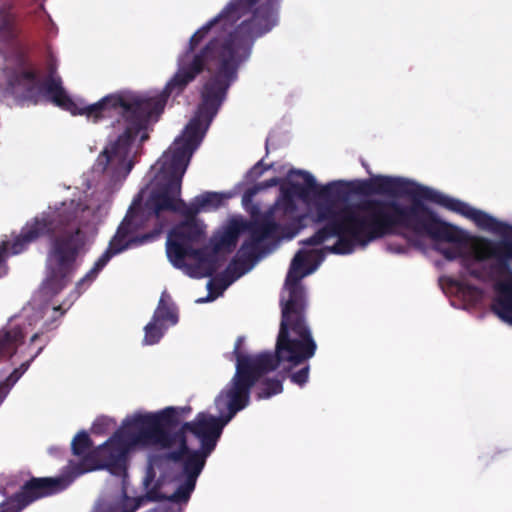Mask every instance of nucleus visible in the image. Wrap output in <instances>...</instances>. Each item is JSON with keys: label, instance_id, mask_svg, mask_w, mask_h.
I'll list each match as a JSON object with an SVG mask.
<instances>
[{"label": "nucleus", "instance_id": "obj_1", "mask_svg": "<svg viewBox=\"0 0 512 512\" xmlns=\"http://www.w3.org/2000/svg\"><path fill=\"white\" fill-rule=\"evenodd\" d=\"M309 222L324 223L292 260L281 294L282 321L275 356H244L242 339L235 345L236 373L215 399L218 417L199 413L185 423L178 433L167 428L190 412L189 407H166L156 412L136 411L127 415L118 429L102 445L90 450L87 433L79 432L72 440L74 459L69 476L32 479L22 492L0 505V512H19L30 502L65 489L75 477L86 472L107 469L125 476L128 455L136 449L156 447L165 455L149 458L144 478L147 498L186 502L195 488L206 458L214 450L224 426L249 402L250 387L260 382L259 398H269L282 391L281 381L267 375H284L315 354L316 344L303 319L304 293L300 281L313 273L327 252L347 254V216H268L250 224L233 218L214 235L210 246L198 250L205 227L194 217L176 226L168 235L166 253L172 265L192 278L209 276L218 263L233 251L239 236L245 241L238 252L250 263L268 244L292 239Z\"/></svg>", "mask_w": 512, "mask_h": 512}, {"label": "nucleus", "instance_id": "obj_2", "mask_svg": "<svg viewBox=\"0 0 512 512\" xmlns=\"http://www.w3.org/2000/svg\"><path fill=\"white\" fill-rule=\"evenodd\" d=\"M240 63H178L176 74L166 84L167 95L180 93L196 76L206 70L210 79L202 92V103L195 116L186 125L169 149L152 166L153 179L132 203L108 249L93 268L77 283V288L89 285L110 258L134 244L151 240L154 234L135 235L147 223H156L163 210H176L181 206L180 187L193 152L200 145L213 117L224 98L226 89L234 79Z\"/></svg>", "mask_w": 512, "mask_h": 512}, {"label": "nucleus", "instance_id": "obj_3", "mask_svg": "<svg viewBox=\"0 0 512 512\" xmlns=\"http://www.w3.org/2000/svg\"><path fill=\"white\" fill-rule=\"evenodd\" d=\"M57 66L56 58L49 55L45 80L33 66H23L15 81L9 83V89L34 102L48 99L71 114L85 116L94 123L117 117L96 168L115 183L122 181L132 169L136 146L148 138V120L163 108V96L120 91L86 105L82 100L72 99L62 88L60 78L55 75Z\"/></svg>", "mask_w": 512, "mask_h": 512}, {"label": "nucleus", "instance_id": "obj_4", "mask_svg": "<svg viewBox=\"0 0 512 512\" xmlns=\"http://www.w3.org/2000/svg\"><path fill=\"white\" fill-rule=\"evenodd\" d=\"M108 199L99 193L85 194L78 200L55 203L28 221L19 236L0 247V276L6 273L5 258L22 252L28 244L45 235H53L47 259V276L40 294L57 295L77 268V257L91 241L108 211Z\"/></svg>", "mask_w": 512, "mask_h": 512}, {"label": "nucleus", "instance_id": "obj_5", "mask_svg": "<svg viewBox=\"0 0 512 512\" xmlns=\"http://www.w3.org/2000/svg\"><path fill=\"white\" fill-rule=\"evenodd\" d=\"M409 197V205H403L395 199L364 200L359 207L362 214L358 216L354 213V248L365 247L372 241L397 235L400 230H408L436 242L453 244L451 247L436 246L435 250L448 261L460 259L470 240L468 234L440 219L422 198Z\"/></svg>", "mask_w": 512, "mask_h": 512}, {"label": "nucleus", "instance_id": "obj_6", "mask_svg": "<svg viewBox=\"0 0 512 512\" xmlns=\"http://www.w3.org/2000/svg\"><path fill=\"white\" fill-rule=\"evenodd\" d=\"M385 195L390 197L418 196L472 220L480 229L503 237H512V226L488 213L451 198L427 186L402 177L376 175L369 179H354V195Z\"/></svg>", "mask_w": 512, "mask_h": 512}, {"label": "nucleus", "instance_id": "obj_7", "mask_svg": "<svg viewBox=\"0 0 512 512\" xmlns=\"http://www.w3.org/2000/svg\"><path fill=\"white\" fill-rule=\"evenodd\" d=\"M472 256L478 262L494 259L488 265V277L495 282L494 288L499 296L492 309L495 312L502 305L507 306L512 298V241L479 238L472 247Z\"/></svg>", "mask_w": 512, "mask_h": 512}, {"label": "nucleus", "instance_id": "obj_8", "mask_svg": "<svg viewBox=\"0 0 512 512\" xmlns=\"http://www.w3.org/2000/svg\"><path fill=\"white\" fill-rule=\"evenodd\" d=\"M178 318L170 296L163 292L154 316L145 328L143 342L146 345L157 343L165 329L177 323Z\"/></svg>", "mask_w": 512, "mask_h": 512}, {"label": "nucleus", "instance_id": "obj_9", "mask_svg": "<svg viewBox=\"0 0 512 512\" xmlns=\"http://www.w3.org/2000/svg\"><path fill=\"white\" fill-rule=\"evenodd\" d=\"M232 196L229 192H205L193 199L187 211L189 214L210 212L223 206Z\"/></svg>", "mask_w": 512, "mask_h": 512}, {"label": "nucleus", "instance_id": "obj_10", "mask_svg": "<svg viewBox=\"0 0 512 512\" xmlns=\"http://www.w3.org/2000/svg\"><path fill=\"white\" fill-rule=\"evenodd\" d=\"M17 35L15 18L9 7H0V42L7 43Z\"/></svg>", "mask_w": 512, "mask_h": 512}, {"label": "nucleus", "instance_id": "obj_11", "mask_svg": "<svg viewBox=\"0 0 512 512\" xmlns=\"http://www.w3.org/2000/svg\"><path fill=\"white\" fill-rule=\"evenodd\" d=\"M246 270H242L241 272L237 273L233 277H223V278H214L211 281L208 282L207 288L209 291V295L206 298H199L196 300L197 303H204L213 301L218 296H220L223 291L237 278H239L242 274H244Z\"/></svg>", "mask_w": 512, "mask_h": 512}, {"label": "nucleus", "instance_id": "obj_12", "mask_svg": "<svg viewBox=\"0 0 512 512\" xmlns=\"http://www.w3.org/2000/svg\"><path fill=\"white\" fill-rule=\"evenodd\" d=\"M21 337L22 332L20 330L0 332V358L10 355Z\"/></svg>", "mask_w": 512, "mask_h": 512}, {"label": "nucleus", "instance_id": "obj_13", "mask_svg": "<svg viewBox=\"0 0 512 512\" xmlns=\"http://www.w3.org/2000/svg\"><path fill=\"white\" fill-rule=\"evenodd\" d=\"M115 425V420L109 416H100L98 417L94 424H93V430L96 433H103L106 430L111 429Z\"/></svg>", "mask_w": 512, "mask_h": 512}, {"label": "nucleus", "instance_id": "obj_14", "mask_svg": "<svg viewBox=\"0 0 512 512\" xmlns=\"http://www.w3.org/2000/svg\"><path fill=\"white\" fill-rule=\"evenodd\" d=\"M495 313L505 322L512 324V297L509 299L507 306L502 305L499 309H496Z\"/></svg>", "mask_w": 512, "mask_h": 512}, {"label": "nucleus", "instance_id": "obj_15", "mask_svg": "<svg viewBox=\"0 0 512 512\" xmlns=\"http://www.w3.org/2000/svg\"><path fill=\"white\" fill-rule=\"evenodd\" d=\"M309 367L308 365H304L298 372H295L291 375V380L295 384L302 386L308 380Z\"/></svg>", "mask_w": 512, "mask_h": 512}, {"label": "nucleus", "instance_id": "obj_16", "mask_svg": "<svg viewBox=\"0 0 512 512\" xmlns=\"http://www.w3.org/2000/svg\"><path fill=\"white\" fill-rule=\"evenodd\" d=\"M468 275L471 276L472 278L480 280V281H484V280L492 281L488 277V265L482 266L481 268L470 269V272L468 273Z\"/></svg>", "mask_w": 512, "mask_h": 512}, {"label": "nucleus", "instance_id": "obj_17", "mask_svg": "<svg viewBox=\"0 0 512 512\" xmlns=\"http://www.w3.org/2000/svg\"><path fill=\"white\" fill-rule=\"evenodd\" d=\"M29 362H26L21 365L20 369H15L13 373L8 377L6 386L10 387L12 386L20 377L21 375L26 371L28 368Z\"/></svg>", "mask_w": 512, "mask_h": 512}, {"label": "nucleus", "instance_id": "obj_18", "mask_svg": "<svg viewBox=\"0 0 512 512\" xmlns=\"http://www.w3.org/2000/svg\"><path fill=\"white\" fill-rule=\"evenodd\" d=\"M460 260L461 266L466 270L467 273H469L470 269H473V266L471 260L465 252L463 253V256L460 257Z\"/></svg>", "mask_w": 512, "mask_h": 512}, {"label": "nucleus", "instance_id": "obj_19", "mask_svg": "<svg viewBox=\"0 0 512 512\" xmlns=\"http://www.w3.org/2000/svg\"><path fill=\"white\" fill-rule=\"evenodd\" d=\"M59 309H60V306L45 307L44 313L45 314L56 313V312H58Z\"/></svg>", "mask_w": 512, "mask_h": 512}, {"label": "nucleus", "instance_id": "obj_20", "mask_svg": "<svg viewBox=\"0 0 512 512\" xmlns=\"http://www.w3.org/2000/svg\"><path fill=\"white\" fill-rule=\"evenodd\" d=\"M8 393V390H4L2 387H0V404L3 402V400L5 399L6 395Z\"/></svg>", "mask_w": 512, "mask_h": 512}, {"label": "nucleus", "instance_id": "obj_21", "mask_svg": "<svg viewBox=\"0 0 512 512\" xmlns=\"http://www.w3.org/2000/svg\"><path fill=\"white\" fill-rule=\"evenodd\" d=\"M0 492L5 495V496H9L10 495V491L8 490L7 487H0Z\"/></svg>", "mask_w": 512, "mask_h": 512}, {"label": "nucleus", "instance_id": "obj_22", "mask_svg": "<svg viewBox=\"0 0 512 512\" xmlns=\"http://www.w3.org/2000/svg\"><path fill=\"white\" fill-rule=\"evenodd\" d=\"M37 337V334H34L32 337H31V340L34 341Z\"/></svg>", "mask_w": 512, "mask_h": 512}, {"label": "nucleus", "instance_id": "obj_23", "mask_svg": "<svg viewBox=\"0 0 512 512\" xmlns=\"http://www.w3.org/2000/svg\"><path fill=\"white\" fill-rule=\"evenodd\" d=\"M258 169H259L258 167H254L253 172L257 173Z\"/></svg>", "mask_w": 512, "mask_h": 512}, {"label": "nucleus", "instance_id": "obj_24", "mask_svg": "<svg viewBox=\"0 0 512 512\" xmlns=\"http://www.w3.org/2000/svg\"><path fill=\"white\" fill-rule=\"evenodd\" d=\"M452 284H453V285H455V286H459V283H458V282H456V281H455V282H452Z\"/></svg>", "mask_w": 512, "mask_h": 512}]
</instances>
